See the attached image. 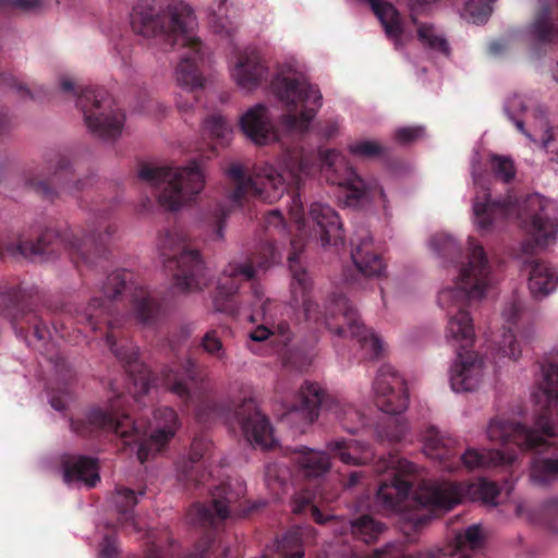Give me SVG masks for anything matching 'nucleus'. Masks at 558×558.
Wrapping results in <instances>:
<instances>
[{"label": "nucleus", "mask_w": 558, "mask_h": 558, "mask_svg": "<svg viewBox=\"0 0 558 558\" xmlns=\"http://www.w3.org/2000/svg\"><path fill=\"white\" fill-rule=\"evenodd\" d=\"M101 296H93L86 305H63L52 317L54 331L65 338V320L88 327L92 331L106 327V343L121 362L125 372L133 377L134 390L129 389L136 403L150 389V372L138 361V349L121 329L123 317L119 306L128 298V312L143 326H154L163 313L162 303L154 296L128 269L111 272L100 288Z\"/></svg>", "instance_id": "f257e3e1"}, {"label": "nucleus", "mask_w": 558, "mask_h": 558, "mask_svg": "<svg viewBox=\"0 0 558 558\" xmlns=\"http://www.w3.org/2000/svg\"><path fill=\"white\" fill-rule=\"evenodd\" d=\"M280 259L274 242H262L247 263H230L222 270L214 296L218 312L239 315L250 312L251 322H263L250 332L254 342H268L274 353L282 356L287 366L303 372L313 362L316 352L314 344L305 348L289 344L293 332L282 318L287 305L276 299L265 296L264 288L255 281L257 270H266Z\"/></svg>", "instance_id": "f03ea898"}, {"label": "nucleus", "mask_w": 558, "mask_h": 558, "mask_svg": "<svg viewBox=\"0 0 558 558\" xmlns=\"http://www.w3.org/2000/svg\"><path fill=\"white\" fill-rule=\"evenodd\" d=\"M147 538L148 542L146 543L145 548L143 549L142 558H165L162 547L155 539L151 532L147 533Z\"/></svg>", "instance_id": "5fc2aeb1"}, {"label": "nucleus", "mask_w": 558, "mask_h": 558, "mask_svg": "<svg viewBox=\"0 0 558 558\" xmlns=\"http://www.w3.org/2000/svg\"><path fill=\"white\" fill-rule=\"evenodd\" d=\"M543 146L550 155V160L558 162V128L548 129L543 137Z\"/></svg>", "instance_id": "603ef678"}, {"label": "nucleus", "mask_w": 558, "mask_h": 558, "mask_svg": "<svg viewBox=\"0 0 558 558\" xmlns=\"http://www.w3.org/2000/svg\"><path fill=\"white\" fill-rule=\"evenodd\" d=\"M530 33L538 44L558 41V24L553 20L549 5L544 4L539 8L533 23L530 25Z\"/></svg>", "instance_id": "e433bc0d"}, {"label": "nucleus", "mask_w": 558, "mask_h": 558, "mask_svg": "<svg viewBox=\"0 0 558 558\" xmlns=\"http://www.w3.org/2000/svg\"><path fill=\"white\" fill-rule=\"evenodd\" d=\"M311 168L308 157L299 149L283 151L278 167L265 163L256 169L254 175H247L241 163H232L226 171L230 181L226 201L216 203L206 216L215 239L223 238L225 221L232 209L243 207L251 199L271 204L280 199L284 192L291 193V216L302 225L304 209L301 187Z\"/></svg>", "instance_id": "20e7f679"}, {"label": "nucleus", "mask_w": 558, "mask_h": 558, "mask_svg": "<svg viewBox=\"0 0 558 558\" xmlns=\"http://www.w3.org/2000/svg\"><path fill=\"white\" fill-rule=\"evenodd\" d=\"M13 87H15L22 95L29 96L31 98H35V95L31 92V89L22 82L16 78H12L10 83Z\"/></svg>", "instance_id": "052dcab7"}, {"label": "nucleus", "mask_w": 558, "mask_h": 558, "mask_svg": "<svg viewBox=\"0 0 558 558\" xmlns=\"http://www.w3.org/2000/svg\"><path fill=\"white\" fill-rule=\"evenodd\" d=\"M320 171L327 182L342 189L345 205L363 208L378 201L386 208V194L376 181L365 182L350 166L347 158L336 151L326 150L320 156Z\"/></svg>", "instance_id": "dca6fc26"}, {"label": "nucleus", "mask_w": 558, "mask_h": 558, "mask_svg": "<svg viewBox=\"0 0 558 558\" xmlns=\"http://www.w3.org/2000/svg\"><path fill=\"white\" fill-rule=\"evenodd\" d=\"M327 450L332 457L349 465H365L375 458V453L368 444L355 439L329 441Z\"/></svg>", "instance_id": "7c9ffc66"}, {"label": "nucleus", "mask_w": 558, "mask_h": 558, "mask_svg": "<svg viewBox=\"0 0 558 558\" xmlns=\"http://www.w3.org/2000/svg\"><path fill=\"white\" fill-rule=\"evenodd\" d=\"M246 493L241 480L228 481L211 492L210 504L195 502L187 512L190 523L197 527L213 529L226 520L231 505L238 502Z\"/></svg>", "instance_id": "aec40b11"}, {"label": "nucleus", "mask_w": 558, "mask_h": 558, "mask_svg": "<svg viewBox=\"0 0 558 558\" xmlns=\"http://www.w3.org/2000/svg\"><path fill=\"white\" fill-rule=\"evenodd\" d=\"M117 407L118 403L113 402L109 409H89L83 417L71 420L72 430L82 437L114 435L122 438L125 445L137 444V459L144 463L166 448L179 427L177 412L172 408L160 407L154 411L157 427L148 436L142 422L133 420Z\"/></svg>", "instance_id": "1a4fd4ad"}, {"label": "nucleus", "mask_w": 558, "mask_h": 558, "mask_svg": "<svg viewBox=\"0 0 558 558\" xmlns=\"http://www.w3.org/2000/svg\"><path fill=\"white\" fill-rule=\"evenodd\" d=\"M366 1L371 4L372 10L380 21L387 37L399 41L403 34V25L398 10L391 3L383 0Z\"/></svg>", "instance_id": "f704fd0d"}, {"label": "nucleus", "mask_w": 558, "mask_h": 558, "mask_svg": "<svg viewBox=\"0 0 558 558\" xmlns=\"http://www.w3.org/2000/svg\"><path fill=\"white\" fill-rule=\"evenodd\" d=\"M374 471L378 474L390 471L387 478L379 482L374 507L384 514L402 511L411 496L424 507L450 510L465 497L481 500L487 506H496L500 489L495 482L481 478L476 483L456 482L423 483L420 493L413 490L417 465L407 459L395 456L379 459Z\"/></svg>", "instance_id": "423d86ee"}, {"label": "nucleus", "mask_w": 558, "mask_h": 558, "mask_svg": "<svg viewBox=\"0 0 558 558\" xmlns=\"http://www.w3.org/2000/svg\"><path fill=\"white\" fill-rule=\"evenodd\" d=\"M203 350L220 362H226L227 352L216 330L207 331L201 342Z\"/></svg>", "instance_id": "49530a36"}, {"label": "nucleus", "mask_w": 558, "mask_h": 558, "mask_svg": "<svg viewBox=\"0 0 558 558\" xmlns=\"http://www.w3.org/2000/svg\"><path fill=\"white\" fill-rule=\"evenodd\" d=\"M515 126H517V129H518L521 133H523V134H525L527 137H530V134L525 131V129H524V123H523L521 120H515Z\"/></svg>", "instance_id": "338daca9"}, {"label": "nucleus", "mask_w": 558, "mask_h": 558, "mask_svg": "<svg viewBox=\"0 0 558 558\" xmlns=\"http://www.w3.org/2000/svg\"><path fill=\"white\" fill-rule=\"evenodd\" d=\"M416 32L418 40L425 47H428L444 54L449 53V45L447 40L442 36L438 35L432 25L420 24L417 25Z\"/></svg>", "instance_id": "37998d69"}, {"label": "nucleus", "mask_w": 558, "mask_h": 558, "mask_svg": "<svg viewBox=\"0 0 558 558\" xmlns=\"http://www.w3.org/2000/svg\"><path fill=\"white\" fill-rule=\"evenodd\" d=\"M469 260L459 270L452 287L442 289L438 303L447 308L446 338L457 347V359L450 369V384L457 392L477 388L484 372V360L471 351L475 340L473 320L466 306L471 300H480L492 283V267L486 253L474 238H469Z\"/></svg>", "instance_id": "7ed1b4c3"}, {"label": "nucleus", "mask_w": 558, "mask_h": 558, "mask_svg": "<svg viewBox=\"0 0 558 558\" xmlns=\"http://www.w3.org/2000/svg\"><path fill=\"white\" fill-rule=\"evenodd\" d=\"M408 425L403 418L391 416L377 427V436L380 441L399 442L405 436Z\"/></svg>", "instance_id": "79ce46f5"}, {"label": "nucleus", "mask_w": 558, "mask_h": 558, "mask_svg": "<svg viewBox=\"0 0 558 558\" xmlns=\"http://www.w3.org/2000/svg\"><path fill=\"white\" fill-rule=\"evenodd\" d=\"M266 72L267 68L259 52L255 49H247L239 54L232 76L239 86L253 89L262 83Z\"/></svg>", "instance_id": "c85d7f7f"}, {"label": "nucleus", "mask_w": 558, "mask_h": 558, "mask_svg": "<svg viewBox=\"0 0 558 558\" xmlns=\"http://www.w3.org/2000/svg\"><path fill=\"white\" fill-rule=\"evenodd\" d=\"M489 169L496 180L511 183L515 177L517 168L512 158L493 154L488 160Z\"/></svg>", "instance_id": "a19ab883"}, {"label": "nucleus", "mask_w": 558, "mask_h": 558, "mask_svg": "<svg viewBox=\"0 0 558 558\" xmlns=\"http://www.w3.org/2000/svg\"><path fill=\"white\" fill-rule=\"evenodd\" d=\"M166 388L178 396L186 407H194L199 421L210 414H221V407L203 393L204 375L198 364L191 357L173 363L162 369Z\"/></svg>", "instance_id": "a211bd4d"}, {"label": "nucleus", "mask_w": 558, "mask_h": 558, "mask_svg": "<svg viewBox=\"0 0 558 558\" xmlns=\"http://www.w3.org/2000/svg\"><path fill=\"white\" fill-rule=\"evenodd\" d=\"M454 543L457 550L460 553H464L469 549L476 550L481 548L484 543V538L480 525L473 524L463 532L458 533L456 535Z\"/></svg>", "instance_id": "c03bdc74"}, {"label": "nucleus", "mask_w": 558, "mask_h": 558, "mask_svg": "<svg viewBox=\"0 0 558 558\" xmlns=\"http://www.w3.org/2000/svg\"><path fill=\"white\" fill-rule=\"evenodd\" d=\"M337 124L335 122H329L324 129H323V135L327 138H330L336 135L337 133Z\"/></svg>", "instance_id": "e2e57ef3"}, {"label": "nucleus", "mask_w": 558, "mask_h": 558, "mask_svg": "<svg viewBox=\"0 0 558 558\" xmlns=\"http://www.w3.org/2000/svg\"><path fill=\"white\" fill-rule=\"evenodd\" d=\"M312 536L310 525H295L289 529L277 542V550L282 558H303L304 542Z\"/></svg>", "instance_id": "c9c22d12"}, {"label": "nucleus", "mask_w": 558, "mask_h": 558, "mask_svg": "<svg viewBox=\"0 0 558 558\" xmlns=\"http://www.w3.org/2000/svg\"><path fill=\"white\" fill-rule=\"evenodd\" d=\"M351 258L365 277H379L386 268L380 252L375 246L367 228H359L351 238Z\"/></svg>", "instance_id": "b1692460"}, {"label": "nucleus", "mask_w": 558, "mask_h": 558, "mask_svg": "<svg viewBox=\"0 0 558 558\" xmlns=\"http://www.w3.org/2000/svg\"><path fill=\"white\" fill-rule=\"evenodd\" d=\"M63 480L65 483H83L95 487L100 481L97 460L86 456H69L63 462Z\"/></svg>", "instance_id": "2f4dec72"}, {"label": "nucleus", "mask_w": 558, "mask_h": 558, "mask_svg": "<svg viewBox=\"0 0 558 558\" xmlns=\"http://www.w3.org/2000/svg\"><path fill=\"white\" fill-rule=\"evenodd\" d=\"M502 315L508 326L499 342V350L505 356L515 361L521 356L522 352L520 342L522 340H530L533 330L531 327L523 330L519 329V323L524 316V305L521 300L513 299L504 310Z\"/></svg>", "instance_id": "393cba45"}, {"label": "nucleus", "mask_w": 558, "mask_h": 558, "mask_svg": "<svg viewBox=\"0 0 558 558\" xmlns=\"http://www.w3.org/2000/svg\"><path fill=\"white\" fill-rule=\"evenodd\" d=\"M293 252L288 256L291 281V305L302 306L304 322L313 331L327 329L339 338L355 339L362 351L363 360H378L385 353L383 340L361 322L357 311L343 295L333 293L324 311L312 300L313 281L308 272L300 265L296 241L292 240Z\"/></svg>", "instance_id": "0eeeda50"}, {"label": "nucleus", "mask_w": 558, "mask_h": 558, "mask_svg": "<svg viewBox=\"0 0 558 558\" xmlns=\"http://www.w3.org/2000/svg\"><path fill=\"white\" fill-rule=\"evenodd\" d=\"M57 368L58 372L62 373L64 380L72 378V371L63 359H60V361L57 363Z\"/></svg>", "instance_id": "680f3d73"}, {"label": "nucleus", "mask_w": 558, "mask_h": 558, "mask_svg": "<svg viewBox=\"0 0 558 558\" xmlns=\"http://www.w3.org/2000/svg\"><path fill=\"white\" fill-rule=\"evenodd\" d=\"M158 248L173 284L182 292L202 290L207 284L204 262L197 250L189 248L175 229L159 234Z\"/></svg>", "instance_id": "2eb2a0df"}, {"label": "nucleus", "mask_w": 558, "mask_h": 558, "mask_svg": "<svg viewBox=\"0 0 558 558\" xmlns=\"http://www.w3.org/2000/svg\"><path fill=\"white\" fill-rule=\"evenodd\" d=\"M214 542V536L211 533L207 532L204 536L199 538V541L195 544L194 551L190 553L183 558H205L206 554L211 547Z\"/></svg>", "instance_id": "864d4df0"}, {"label": "nucleus", "mask_w": 558, "mask_h": 558, "mask_svg": "<svg viewBox=\"0 0 558 558\" xmlns=\"http://www.w3.org/2000/svg\"><path fill=\"white\" fill-rule=\"evenodd\" d=\"M210 448L211 441L206 436L194 437L190 448V458L182 463L178 471L180 482L186 486L198 487L209 480L210 473L199 462Z\"/></svg>", "instance_id": "a878e982"}, {"label": "nucleus", "mask_w": 558, "mask_h": 558, "mask_svg": "<svg viewBox=\"0 0 558 558\" xmlns=\"http://www.w3.org/2000/svg\"><path fill=\"white\" fill-rule=\"evenodd\" d=\"M131 25L144 37L160 38L173 49H186L175 70L185 94L179 95L177 106L181 111L192 109L203 88L198 63L204 58L203 44L193 35L196 22L192 8L180 0H143L133 9Z\"/></svg>", "instance_id": "39448f33"}, {"label": "nucleus", "mask_w": 558, "mask_h": 558, "mask_svg": "<svg viewBox=\"0 0 558 558\" xmlns=\"http://www.w3.org/2000/svg\"><path fill=\"white\" fill-rule=\"evenodd\" d=\"M242 132L257 145H265L277 138L266 106L258 104L250 108L240 119Z\"/></svg>", "instance_id": "cd10ccee"}, {"label": "nucleus", "mask_w": 558, "mask_h": 558, "mask_svg": "<svg viewBox=\"0 0 558 558\" xmlns=\"http://www.w3.org/2000/svg\"><path fill=\"white\" fill-rule=\"evenodd\" d=\"M60 87L76 97V107L93 135L102 140H116L121 135L125 116L113 107V100L104 87L87 86L77 90L70 78H62Z\"/></svg>", "instance_id": "ddd939ff"}, {"label": "nucleus", "mask_w": 558, "mask_h": 558, "mask_svg": "<svg viewBox=\"0 0 558 558\" xmlns=\"http://www.w3.org/2000/svg\"><path fill=\"white\" fill-rule=\"evenodd\" d=\"M307 507L311 508L312 517L315 522L323 524L329 519V518L325 517L316 506L311 505L310 500H307V499L302 502L296 501L295 506L293 508V511L295 513H302L306 510Z\"/></svg>", "instance_id": "6e6d98bb"}, {"label": "nucleus", "mask_w": 558, "mask_h": 558, "mask_svg": "<svg viewBox=\"0 0 558 558\" xmlns=\"http://www.w3.org/2000/svg\"><path fill=\"white\" fill-rule=\"evenodd\" d=\"M204 128L210 138L217 145L226 146L229 143V136L231 134V128L225 118L220 114H213L208 117L204 122Z\"/></svg>", "instance_id": "ea45409f"}, {"label": "nucleus", "mask_w": 558, "mask_h": 558, "mask_svg": "<svg viewBox=\"0 0 558 558\" xmlns=\"http://www.w3.org/2000/svg\"><path fill=\"white\" fill-rule=\"evenodd\" d=\"M92 181L90 177H76L72 159L59 154L51 178L34 175L27 179V184L43 198L53 202L63 195H78L92 185Z\"/></svg>", "instance_id": "412c9836"}, {"label": "nucleus", "mask_w": 558, "mask_h": 558, "mask_svg": "<svg viewBox=\"0 0 558 558\" xmlns=\"http://www.w3.org/2000/svg\"><path fill=\"white\" fill-rule=\"evenodd\" d=\"M265 480L268 487L279 494L287 484L288 471L282 470L278 463H268L265 468Z\"/></svg>", "instance_id": "de8ad7c7"}, {"label": "nucleus", "mask_w": 558, "mask_h": 558, "mask_svg": "<svg viewBox=\"0 0 558 558\" xmlns=\"http://www.w3.org/2000/svg\"><path fill=\"white\" fill-rule=\"evenodd\" d=\"M43 7V0H0L2 12H36Z\"/></svg>", "instance_id": "09e8293b"}, {"label": "nucleus", "mask_w": 558, "mask_h": 558, "mask_svg": "<svg viewBox=\"0 0 558 558\" xmlns=\"http://www.w3.org/2000/svg\"><path fill=\"white\" fill-rule=\"evenodd\" d=\"M366 475L365 471H353L349 474L348 478L343 483L345 488H353L361 483L362 478Z\"/></svg>", "instance_id": "bf43d9fd"}, {"label": "nucleus", "mask_w": 558, "mask_h": 558, "mask_svg": "<svg viewBox=\"0 0 558 558\" xmlns=\"http://www.w3.org/2000/svg\"><path fill=\"white\" fill-rule=\"evenodd\" d=\"M384 525L371 515L364 514L351 522V532L355 538L364 543L376 541Z\"/></svg>", "instance_id": "58836bf2"}, {"label": "nucleus", "mask_w": 558, "mask_h": 558, "mask_svg": "<svg viewBox=\"0 0 558 558\" xmlns=\"http://www.w3.org/2000/svg\"><path fill=\"white\" fill-rule=\"evenodd\" d=\"M138 179L154 189L159 204L171 211L192 201L205 186L204 169L196 160L178 168L142 163Z\"/></svg>", "instance_id": "9b49d317"}, {"label": "nucleus", "mask_w": 558, "mask_h": 558, "mask_svg": "<svg viewBox=\"0 0 558 558\" xmlns=\"http://www.w3.org/2000/svg\"><path fill=\"white\" fill-rule=\"evenodd\" d=\"M120 554L118 538L116 535L108 534L99 544V558H118Z\"/></svg>", "instance_id": "3c124183"}, {"label": "nucleus", "mask_w": 558, "mask_h": 558, "mask_svg": "<svg viewBox=\"0 0 558 558\" xmlns=\"http://www.w3.org/2000/svg\"><path fill=\"white\" fill-rule=\"evenodd\" d=\"M310 217L314 222L315 232L319 233L323 245H343L342 222L332 207L323 203H313Z\"/></svg>", "instance_id": "bb28decb"}, {"label": "nucleus", "mask_w": 558, "mask_h": 558, "mask_svg": "<svg viewBox=\"0 0 558 558\" xmlns=\"http://www.w3.org/2000/svg\"><path fill=\"white\" fill-rule=\"evenodd\" d=\"M529 271V289L534 296H545L558 284V274L548 263L532 259L524 265Z\"/></svg>", "instance_id": "473e14b6"}, {"label": "nucleus", "mask_w": 558, "mask_h": 558, "mask_svg": "<svg viewBox=\"0 0 558 558\" xmlns=\"http://www.w3.org/2000/svg\"><path fill=\"white\" fill-rule=\"evenodd\" d=\"M9 120L4 113L0 112V134L4 133L8 129Z\"/></svg>", "instance_id": "0e129e2a"}, {"label": "nucleus", "mask_w": 558, "mask_h": 558, "mask_svg": "<svg viewBox=\"0 0 558 558\" xmlns=\"http://www.w3.org/2000/svg\"><path fill=\"white\" fill-rule=\"evenodd\" d=\"M324 410L333 415L348 433L354 434L364 425V415L351 403L337 397L326 395L317 384L305 381L301 386L295 400L287 409L289 420L301 417L305 424H312Z\"/></svg>", "instance_id": "4468645a"}, {"label": "nucleus", "mask_w": 558, "mask_h": 558, "mask_svg": "<svg viewBox=\"0 0 558 558\" xmlns=\"http://www.w3.org/2000/svg\"><path fill=\"white\" fill-rule=\"evenodd\" d=\"M432 248L444 258L454 260L461 253V248L456 240L446 233H437L430 239Z\"/></svg>", "instance_id": "a18cd8bd"}, {"label": "nucleus", "mask_w": 558, "mask_h": 558, "mask_svg": "<svg viewBox=\"0 0 558 558\" xmlns=\"http://www.w3.org/2000/svg\"><path fill=\"white\" fill-rule=\"evenodd\" d=\"M422 131L423 130L421 128H402L397 130L396 138L402 144H409L418 138Z\"/></svg>", "instance_id": "4d7b16f0"}, {"label": "nucleus", "mask_w": 558, "mask_h": 558, "mask_svg": "<svg viewBox=\"0 0 558 558\" xmlns=\"http://www.w3.org/2000/svg\"><path fill=\"white\" fill-rule=\"evenodd\" d=\"M137 504L135 492L130 488L120 487L117 489L116 506L121 514L119 520L122 527L131 526L134 532L140 527L133 517V508Z\"/></svg>", "instance_id": "4c0bfd02"}, {"label": "nucleus", "mask_w": 558, "mask_h": 558, "mask_svg": "<svg viewBox=\"0 0 558 558\" xmlns=\"http://www.w3.org/2000/svg\"><path fill=\"white\" fill-rule=\"evenodd\" d=\"M40 300L36 288L0 286V308L11 317L12 325L17 328L20 320L33 328L34 337L44 341L50 337V330L39 314L36 302Z\"/></svg>", "instance_id": "6ab92c4d"}, {"label": "nucleus", "mask_w": 558, "mask_h": 558, "mask_svg": "<svg viewBox=\"0 0 558 558\" xmlns=\"http://www.w3.org/2000/svg\"><path fill=\"white\" fill-rule=\"evenodd\" d=\"M475 185L481 186L473 202L475 221L480 229L488 230L496 222L509 218L517 213L520 227L527 233L536 246H546L558 234V210L551 201L538 193L525 196L518 206L511 198L492 201L488 189L475 171L472 173Z\"/></svg>", "instance_id": "9d476101"}, {"label": "nucleus", "mask_w": 558, "mask_h": 558, "mask_svg": "<svg viewBox=\"0 0 558 558\" xmlns=\"http://www.w3.org/2000/svg\"><path fill=\"white\" fill-rule=\"evenodd\" d=\"M517 515L533 524L545 525L557 531L558 522V498L549 499L539 506L520 504L515 509Z\"/></svg>", "instance_id": "72a5a7b5"}, {"label": "nucleus", "mask_w": 558, "mask_h": 558, "mask_svg": "<svg viewBox=\"0 0 558 558\" xmlns=\"http://www.w3.org/2000/svg\"><path fill=\"white\" fill-rule=\"evenodd\" d=\"M51 405L58 411H62L64 409V404L62 403V401L56 397L51 399Z\"/></svg>", "instance_id": "69168bd1"}, {"label": "nucleus", "mask_w": 558, "mask_h": 558, "mask_svg": "<svg viewBox=\"0 0 558 558\" xmlns=\"http://www.w3.org/2000/svg\"><path fill=\"white\" fill-rule=\"evenodd\" d=\"M271 87L288 111L281 117L282 125L290 132L305 133L323 105L319 88L301 73L278 75Z\"/></svg>", "instance_id": "f8f14e48"}, {"label": "nucleus", "mask_w": 558, "mask_h": 558, "mask_svg": "<svg viewBox=\"0 0 558 558\" xmlns=\"http://www.w3.org/2000/svg\"><path fill=\"white\" fill-rule=\"evenodd\" d=\"M352 155L363 158L379 157L384 153V147L374 141H362L349 146Z\"/></svg>", "instance_id": "8fccbe9b"}, {"label": "nucleus", "mask_w": 558, "mask_h": 558, "mask_svg": "<svg viewBox=\"0 0 558 558\" xmlns=\"http://www.w3.org/2000/svg\"><path fill=\"white\" fill-rule=\"evenodd\" d=\"M292 462L300 474L307 480H318L330 470V459L326 451L314 450L305 446L295 447L292 451Z\"/></svg>", "instance_id": "c756f323"}, {"label": "nucleus", "mask_w": 558, "mask_h": 558, "mask_svg": "<svg viewBox=\"0 0 558 558\" xmlns=\"http://www.w3.org/2000/svg\"><path fill=\"white\" fill-rule=\"evenodd\" d=\"M424 452L430 459L439 461L446 470L452 472L461 462L465 468L472 470L475 468H492L502 462H511L513 453H505L499 450L478 451L468 449L462 456L458 457L456 450L457 440L441 433L436 426L428 425L422 433Z\"/></svg>", "instance_id": "f3484780"}, {"label": "nucleus", "mask_w": 558, "mask_h": 558, "mask_svg": "<svg viewBox=\"0 0 558 558\" xmlns=\"http://www.w3.org/2000/svg\"><path fill=\"white\" fill-rule=\"evenodd\" d=\"M265 228L267 230L274 228L278 230L283 229V217L278 210H271L265 217Z\"/></svg>", "instance_id": "13d9d810"}, {"label": "nucleus", "mask_w": 558, "mask_h": 558, "mask_svg": "<svg viewBox=\"0 0 558 558\" xmlns=\"http://www.w3.org/2000/svg\"><path fill=\"white\" fill-rule=\"evenodd\" d=\"M233 417L248 441L264 449H270L276 440L266 415L262 414L254 399H244L234 410Z\"/></svg>", "instance_id": "5701e85b"}, {"label": "nucleus", "mask_w": 558, "mask_h": 558, "mask_svg": "<svg viewBox=\"0 0 558 558\" xmlns=\"http://www.w3.org/2000/svg\"><path fill=\"white\" fill-rule=\"evenodd\" d=\"M498 49H499V44H498V43H493V44L490 45V50H492V51H494V52H495V51H497Z\"/></svg>", "instance_id": "774afa93"}, {"label": "nucleus", "mask_w": 558, "mask_h": 558, "mask_svg": "<svg viewBox=\"0 0 558 558\" xmlns=\"http://www.w3.org/2000/svg\"><path fill=\"white\" fill-rule=\"evenodd\" d=\"M374 400L377 408L391 415L402 413L409 403L404 379L391 365H383L373 381Z\"/></svg>", "instance_id": "4be33fe9"}, {"label": "nucleus", "mask_w": 558, "mask_h": 558, "mask_svg": "<svg viewBox=\"0 0 558 558\" xmlns=\"http://www.w3.org/2000/svg\"><path fill=\"white\" fill-rule=\"evenodd\" d=\"M112 208L111 202L95 203L89 208L85 228L78 232L71 229L60 233L53 229H46L35 241L20 239L17 243L8 245L7 251L12 255L19 254L28 258L53 255L63 247L80 271H83V268H104L107 245L118 231L117 225L110 218Z\"/></svg>", "instance_id": "6e6552de"}]
</instances>
